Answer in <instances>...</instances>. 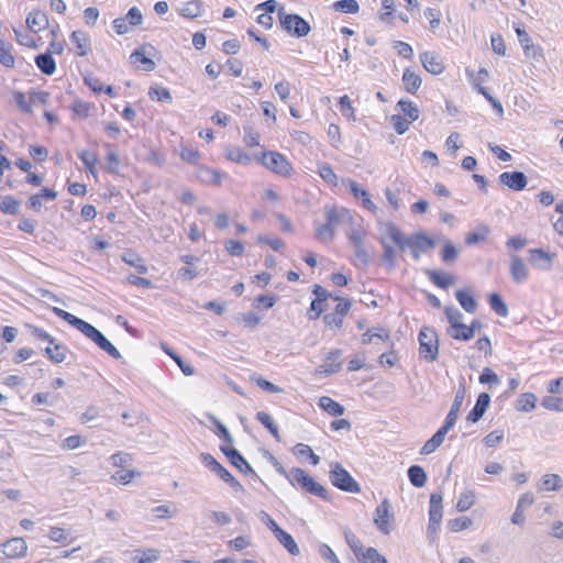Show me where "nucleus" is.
Here are the masks:
<instances>
[{"mask_svg": "<svg viewBox=\"0 0 563 563\" xmlns=\"http://www.w3.org/2000/svg\"><path fill=\"white\" fill-rule=\"evenodd\" d=\"M385 230L389 240L396 244L400 251L409 247L424 253L434 246V241L424 233H416L410 236H405L391 222L385 223Z\"/></svg>", "mask_w": 563, "mask_h": 563, "instance_id": "obj_1", "label": "nucleus"}, {"mask_svg": "<svg viewBox=\"0 0 563 563\" xmlns=\"http://www.w3.org/2000/svg\"><path fill=\"white\" fill-rule=\"evenodd\" d=\"M53 312L57 317L62 318L67 323L76 328L78 331H80L85 336L90 339L93 343L98 345V347H100L103 341L107 339L96 327L71 314L70 312H67L57 307L53 308Z\"/></svg>", "mask_w": 563, "mask_h": 563, "instance_id": "obj_2", "label": "nucleus"}, {"mask_svg": "<svg viewBox=\"0 0 563 563\" xmlns=\"http://www.w3.org/2000/svg\"><path fill=\"white\" fill-rule=\"evenodd\" d=\"M289 483L299 485L306 493L318 496L324 500L329 499L328 490L317 483L305 470L294 467L290 470Z\"/></svg>", "mask_w": 563, "mask_h": 563, "instance_id": "obj_3", "label": "nucleus"}, {"mask_svg": "<svg viewBox=\"0 0 563 563\" xmlns=\"http://www.w3.org/2000/svg\"><path fill=\"white\" fill-rule=\"evenodd\" d=\"M419 354L428 362H433L439 355V340L437 331L431 327H422L419 335Z\"/></svg>", "mask_w": 563, "mask_h": 563, "instance_id": "obj_4", "label": "nucleus"}, {"mask_svg": "<svg viewBox=\"0 0 563 563\" xmlns=\"http://www.w3.org/2000/svg\"><path fill=\"white\" fill-rule=\"evenodd\" d=\"M332 485L343 492L360 493V484L351 476V474L340 464L332 463L329 472Z\"/></svg>", "mask_w": 563, "mask_h": 563, "instance_id": "obj_5", "label": "nucleus"}, {"mask_svg": "<svg viewBox=\"0 0 563 563\" xmlns=\"http://www.w3.org/2000/svg\"><path fill=\"white\" fill-rule=\"evenodd\" d=\"M278 18L282 27L289 34L303 37L311 31L310 24L298 14L286 13L284 8L278 10Z\"/></svg>", "mask_w": 563, "mask_h": 563, "instance_id": "obj_6", "label": "nucleus"}, {"mask_svg": "<svg viewBox=\"0 0 563 563\" xmlns=\"http://www.w3.org/2000/svg\"><path fill=\"white\" fill-rule=\"evenodd\" d=\"M261 164L273 173L287 177L292 172V166L288 159L279 152L268 151L264 152L262 157L258 158Z\"/></svg>", "mask_w": 563, "mask_h": 563, "instance_id": "obj_7", "label": "nucleus"}, {"mask_svg": "<svg viewBox=\"0 0 563 563\" xmlns=\"http://www.w3.org/2000/svg\"><path fill=\"white\" fill-rule=\"evenodd\" d=\"M323 211L325 216V223L334 231L340 224H353V220H356V214L345 208H336L327 205Z\"/></svg>", "mask_w": 563, "mask_h": 563, "instance_id": "obj_8", "label": "nucleus"}, {"mask_svg": "<svg viewBox=\"0 0 563 563\" xmlns=\"http://www.w3.org/2000/svg\"><path fill=\"white\" fill-rule=\"evenodd\" d=\"M442 494L440 492L432 493L430 495V507H429V525H428V532L429 533H437L441 520H442Z\"/></svg>", "mask_w": 563, "mask_h": 563, "instance_id": "obj_9", "label": "nucleus"}, {"mask_svg": "<svg viewBox=\"0 0 563 563\" xmlns=\"http://www.w3.org/2000/svg\"><path fill=\"white\" fill-rule=\"evenodd\" d=\"M390 509V503L386 498L375 509L374 523L384 534H388L391 531L389 520L393 518V514Z\"/></svg>", "mask_w": 563, "mask_h": 563, "instance_id": "obj_10", "label": "nucleus"}, {"mask_svg": "<svg viewBox=\"0 0 563 563\" xmlns=\"http://www.w3.org/2000/svg\"><path fill=\"white\" fill-rule=\"evenodd\" d=\"M220 450L228 457L230 463L236 467L240 472L245 474H252L254 477H258L252 466L243 457V455L234 448L221 445Z\"/></svg>", "mask_w": 563, "mask_h": 563, "instance_id": "obj_11", "label": "nucleus"}, {"mask_svg": "<svg viewBox=\"0 0 563 563\" xmlns=\"http://www.w3.org/2000/svg\"><path fill=\"white\" fill-rule=\"evenodd\" d=\"M498 180L501 185L507 186L515 191L525 189L528 184L527 176L522 172L501 173Z\"/></svg>", "mask_w": 563, "mask_h": 563, "instance_id": "obj_12", "label": "nucleus"}, {"mask_svg": "<svg viewBox=\"0 0 563 563\" xmlns=\"http://www.w3.org/2000/svg\"><path fill=\"white\" fill-rule=\"evenodd\" d=\"M202 7L200 0H180L177 1L176 11L184 18L195 19L202 14Z\"/></svg>", "mask_w": 563, "mask_h": 563, "instance_id": "obj_13", "label": "nucleus"}, {"mask_svg": "<svg viewBox=\"0 0 563 563\" xmlns=\"http://www.w3.org/2000/svg\"><path fill=\"white\" fill-rule=\"evenodd\" d=\"M420 60L424 69L433 75H440L444 71V64L439 54L434 52H423Z\"/></svg>", "mask_w": 563, "mask_h": 563, "instance_id": "obj_14", "label": "nucleus"}, {"mask_svg": "<svg viewBox=\"0 0 563 563\" xmlns=\"http://www.w3.org/2000/svg\"><path fill=\"white\" fill-rule=\"evenodd\" d=\"M2 553L8 558H21L26 554L27 544L22 538H13L4 542L2 545Z\"/></svg>", "mask_w": 563, "mask_h": 563, "instance_id": "obj_15", "label": "nucleus"}, {"mask_svg": "<svg viewBox=\"0 0 563 563\" xmlns=\"http://www.w3.org/2000/svg\"><path fill=\"white\" fill-rule=\"evenodd\" d=\"M510 276L517 284H522L529 278V269L518 255H511L510 257Z\"/></svg>", "mask_w": 563, "mask_h": 563, "instance_id": "obj_16", "label": "nucleus"}, {"mask_svg": "<svg viewBox=\"0 0 563 563\" xmlns=\"http://www.w3.org/2000/svg\"><path fill=\"white\" fill-rule=\"evenodd\" d=\"M464 398H465V387H464V385H461L456 390L454 400L451 405L449 413L446 415L444 424L449 426L450 428L454 427V424L459 418V412L461 410Z\"/></svg>", "mask_w": 563, "mask_h": 563, "instance_id": "obj_17", "label": "nucleus"}, {"mask_svg": "<svg viewBox=\"0 0 563 563\" xmlns=\"http://www.w3.org/2000/svg\"><path fill=\"white\" fill-rule=\"evenodd\" d=\"M490 402V396L487 393H482L477 397L476 404L467 415V420L471 422H477L482 419L486 412Z\"/></svg>", "mask_w": 563, "mask_h": 563, "instance_id": "obj_18", "label": "nucleus"}, {"mask_svg": "<svg viewBox=\"0 0 563 563\" xmlns=\"http://www.w3.org/2000/svg\"><path fill=\"white\" fill-rule=\"evenodd\" d=\"M341 357L340 350L331 351L325 360V363L320 365L317 369L318 373L332 375L341 369L342 363L339 361Z\"/></svg>", "mask_w": 563, "mask_h": 563, "instance_id": "obj_19", "label": "nucleus"}, {"mask_svg": "<svg viewBox=\"0 0 563 563\" xmlns=\"http://www.w3.org/2000/svg\"><path fill=\"white\" fill-rule=\"evenodd\" d=\"M27 27L36 33L48 26L47 14L41 10H33L26 18Z\"/></svg>", "mask_w": 563, "mask_h": 563, "instance_id": "obj_20", "label": "nucleus"}, {"mask_svg": "<svg viewBox=\"0 0 563 563\" xmlns=\"http://www.w3.org/2000/svg\"><path fill=\"white\" fill-rule=\"evenodd\" d=\"M531 256V263L540 269H550L554 255L549 254L542 249L529 250Z\"/></svg>", "mask_w": 563, "mask_h": 563, "instance_id": "obj_21", "label": "nucleus"}, {"mask_svg": "<svg viewBox=\"0 0 563 563\" xmlns=\"http://www.w3.org/2000/svg\"><path fill=\"white\" fill-rule=\"evenodd\" d=\"M70 40L77 47L78 56H86L89 53L91 48V43L87 33L80 30L74 31L70 34Z\"/></svg>", "mask_w": 563, "mask_h": 563, "instance_id": "obj_22", "label": "nucleus"}, {"mask_svg": "<svg viewBox=\"0 0 563 563\" xmlns=\"http://www.w3.org/2000/svg\"><path fill=\"white\" fill-rule=\"evenodd\" d=\"M361 222L362 218L356 216V220H353V224H347L346 235L353 245L363 244L366 232Z\"/></svg>", "mask_w": 563, "mask_h": 563, "instance_id": "obj_23", "label": "nucleus"}, {"mask_svg": "<svg viewBox=\"0 0 563 563\" xmlns=\"http://www.w3.org/2000/svg\"><path fill=\"white\" fill-rule=\"evenodd\" d=\"M198 177L203 183L220 185L221 181L227 178V174L209 167H200L198 172Z\"/></svg>", "mask_w": 563, "mask_h": 563, "instance_id": "obj_24", "label": "nucleus"}, {"mask_svg": "<svg viewBox=\"0 0 563 563\" xmlns=\"http://www.w3.org/2000/svg\"><path fill=\"white\" fill-rule=\"evenodd\" d=\"M159 556L161 551L157 549H136L132 552L131 559L137 563H154L159 559Z\"/></svg>", "mask_w": 563, "mask_h": 563, "instance_id": "obj_25", "label": "nucleus"}, {"mask_svg": "<svg viewBox=\"0 0 563 563\" xmlns=\"http://www.w3.org/2000/svg\"><path fill=\"white\" fill-rule=\"evenodd\" d=\"M35 64L43 74L48 76L53 75L56 70V63L51 52L37 55Z\"/></svg>", "mask_w": 563, "mask_h": 563, "instance_id": "obj_26", "label": "nucleus"}, {"mask_svg": "<svg viewBox=\"0 0 563 563\" xmlns=\"http://www.w3.org/2000/svg\"><path fill=\"white\" fill-rule=\"evenodd\" d=\"M319 407L327 411L330 416L338 417L342 416L345 408L331 397L322 396L319 398Z\"/></svg>", "mask_w": 563, "mask_h": 563, "instance_id": "obj_27", "label": "nucleus"}, {"mask_svg": "<svg viewBox=\"0 0 563 563\" xmlns=\"http://www.w3.org/2000/svg\"><path fill=\"white\" fill-rule=\"evenodd\" d=\"M225 157L244 166L251 164L252 161L251 156L238 146H228L225 148Z\"/></svg>", "mask_w": 563, "mask_h": 563, "instance_id": "obj_28", "label": "nucleus"}, {"mask_svg": "<svg viewBox=\"0 0 563 563\" xmlns=\"http://www.w3.org/2000/svg\"><path fill=\"white\" fill-rule=\"evenodd\" d=\"M402 82L407 92L415 93L421 86L422 80L418 74L406 68L402 75Z\"/></svg>", "mask_w": 563, "mask_h": 563, "instance_id": "obj_29", "label": "nucleus"}, {"mask_svg": "<svg viewBox=\"0 0 563 563\" xmlns=\"http://www.w3.org/2000/svg\"><path fill=\"white\" fill-rule=\"evenodd\" d=\"M387 239H389V238L387 236L386 230L384 229V235L380 239V243H382L383 250H384L382 260H383L384 264L388 267V269H393L396 266V262H395L396 251L390 244L387 243V241H386Z\"/></svg>", "mask_w": 563, "mask_h": 563, "instance_id": "obj_30", "label": "nucleus"}, {"mask_svg": "<svg viewBox=\"0 0 563 563\" xmlns=\"http://www.w3.org/2000/svg\"><path fill=\"white\" fill-rule=\"evenodd\" d=\"M429 279L438 287L446 289L455 283V278L450 274H443L438 271H428Z\"/></svg>", "mask_w": 563, "mask_h": 563, "instance_id": "obj_31", "label": "nucleus"}, {"mask_svg": "<svg viewBox=\"0 0 563 563\" xmlns=\"http://www.w3.org/2000/svg\"><path fill=\"white\" fill-rule=\"evenodd\" d=\"M130 59L134 65H136L139 68L145 71H151L155 68V63L151 58L145 56L143 49H135L130 55Z\"/></svg>", "mask_w": 563, "mask_h": 563, "instance_id": "obj_32", "label": "nucleus"}, {"mask_svg": "<svg viewBox=\"0 0 563 563\" xmlns=\"http://www.w3.org/2000/svg\"><path fill=\"white\" fill-rule=\"evenodd\" d=\"M274 536L291 555H298L300 553L299 547L294 538L282 528Z\"/></svg>", "mask_w": 563, "mask_h": 563, "instance_id": "obj_33", "label": "nucleus"}, {"mask_svg": "<svg viewBox=\"0 0 563 563\" xmlns=\"http://www.w3.org/2000/svg\"><path fill=\"white\" fill-rule=\"evenodd\" d=\"M219 478L229 484L234 492H243L244 488L241 483L223 466L219 465L213 472Z\"/></svg>", "mask_w": 563, "mask_h": 563, "instance_id": "obj_34", "label": "nucleus"}, {"mask_svg": "<svg viewBox=\"0 0 563 563\" xmlns=\"http://www.w3.org/2000/svg\"><path fill=\"white\" fill-rule=\"evenodd\" d=\"M455 298L466 312L474 313L477 309V301L467 290H457Z\"/></svg>", "mask_w": 563, "mask_h": 563, "instance_id": "obj_35", "label": "nucleus"}, {"mask_svg": "<svg viewBox=\"0 0 563 563\" xmlns=\"http://www.w3.org/2000/svg\"><path fill=\"white\" fill-rule=\"evenodd\" d=\"M122 261L130 266H133L139 274H146L148 268L144 261L133 251H128L122 254Z\"/></svg>", "mask_w": 563, "mask_h": 563, "instance_id": "obj_36", "label": "nucleus"}, {"mask_svg": "<svg viewBox=\"0 0 563 563\" xmlns=\"http://www.w3.org/2000/svg\"><path fill=\"white\" fill-rule=\"evenodd\" d=\"M54 346H47L45 349V354L47 357L54 362V363H62L66 358V353L68 352V349L63 343H54Z\"/></svg>", "mask_w": 563, "mask_h": 563, "instance_id": "obj_37", "label": "nucleus"}, {"mask_svg": "<svg viewBox=\"0 0 563 563\" xmlns=\"http://www.w3.org/2000/svg\"><path fill=\"white\" fill-rule=\"evenodd\" d=\"M408 478L415 487H423L427 483V474L419 465H411L408 468Z\"/></svg>", "mask_w": 563, "mask_h": 563, "instance_id": "obj_38", "label": "nucleus"}, {"mask_svg": "<svg viewBox=\"0 0 563 563\" xmlns=\"http://www.w3.org/2000/svg\"><path fill=\"white\" fill-rule=\"evenodd\" d=\"M490 232V229L486 224H479L475 231L470 232L465 236V243L467 245H474L478 242L485 241Z\"/></svg>", "mask_w": 563, "mask_h": 563, "instance_id": "obj_39", "label": "nucleus"}, {"mask_svg": "<svg viewBox=\"0 0 563 563\" xmlns=\"http://www.w3.org/2000/svg\"><path fill=\"white\" fill-rule=\"evenodd\" d=\"M563 487V482L558 474H547L542 477L541 489L547 492H556Z\"/></svg>", "mask_w": 563, "mask_h": 563, "instance_id": "obj_40", "label": "nucleus"}, {"mask_svg": "<svg viewBox=\"0 0 563 563\" xmlns=\"http://www.w3.org/2000/svg\"><path fill=\"white\" fill-rule=\"evenodd\" d=\"M256 419L265 427L268 429V431L271 432V434L277 440V441H280V435H279V432H278V428L277 426L275 424L272 416L265 411H258L256 413Z\"/></svg>", "mask_w": 563, "mask_h": 563, "instance_id": "obj_41", "label": "nucleus"}, {"mask_svg": "<svg viewBox=\"0 0 563 563\" xmlns=\"http://www.w3.org/2000/svg\"><path fill=\"white\" fill-rule=\"evenodd\" d=\"M397 107L406 117L409 118L410 122H413L419 118L420 111L412 101L401 99L398 101Z\"/></svg>", "mask_w": 563, "mask_h": 563, "instance_id": "obj_42", "label": "nucleus"}, {"mask_svg": "<svg viewBox=\"0 0 563 563\" xmlns=\"http://www.w3.org/2000/svg\"><path fill=\"white\" fill-rule=\"evenodd\" d=\"M0 210L4 214H18L20 211V201L12 196H5L0 201Z\"/></svg>", "mask_w": 563, "mask_h": 563, "instance_id": "obj_43", "label": "nucleus"}, {"mask_svg": "<svg viewBox=\"0 0 563 563\" xmlns=\"http://www.w3.org/2000/svg\"><path fill=\"white\" fill-rule=\"evenodd\" d=\"M345 541L349 544V547L352 549L354 554L357 559H362V552H365L366 549H364L361 540L356 537L355 533L347 530L344 532Z\"/></svg>", "mask_w": 563, "mask_h": 563, "instance_id": "obj_44", "label": "nucleus"}, {"mask_svg": "<svg viewBox=\"0 0 563 563\" xmlns=\"http://www.w3.org/2000/svg\"><path fill=\"white\" fill-rule=\"evenodd\" d=\"M78 157L80 158L87 170L92 175H96V164L98 162L97 154L89 151H79Z\"/></svg>", "mask_w": 563, "mask_h": 563, "instance_id": "obj_45", "label": "nucleus"}, {"mask_svg": "<svg viewBox=\"0 0 563 563\" xmlns=\"http://www.w3.org/2000/svg\"><path fill=\"white\" fill-rule=\"evenodd\" d=\"M490 308L500 317L508 316V307L498 294H492L488 298Z\"/></svg>", "mask_w": 563, "mask_h": 563, "instance_id": "obj_46", "label": "nucleus"}, {"mask_svg": "<svg viewBox=\"0 0 563 563\" xmlns=\"http://www.w3.org/2000/svg\"><path fill=\"white\" fill-rule=\"evenodd\" d=\"M449 334L454 340L460 341H470L474 338V333L472 332V328L464 323L457 325L455 330H449Z\"/></svg>", "mask_w": 563, "mask_h": 563, "instance_id": "obj_47", "label": "nucleus"}, {"mask_svg": "<svg viewBox=\"0 0 563 563\" xmlns=\"http://www.w3.org/2000/svg\"><path fill=\"white\" fill-rule=\"evenodd\" d=\"M332 8L335 11L351 14L357 13L360 10V5L356 0H339L333 3Z\"/></svg>", "mask_w": 563, "mask_h": 563, "instance_id": "obj_48", "label": "nucleus"}, {"mask_svg": "<svg viewBox=\"0 0 563 563\" xmlns=\"http://www.w3.org/2000/svg\"><path fill=\"white\" fill-rule=\"evenodd\" d=\"M335 231L330 228L329 224L322 223V224H316V239L328 243L331 242L334 238Z\"/></svg>", "mask_w": 563, "mask_h": 563, "instance_id": "obj_49", "label": "nucleus"}, {"mask_svg": "<svg viewBox=\"0 0 563 563\" xmlns=\"http://www.w3.org/2000/svg\"><path fill=\"white\" fill-rule=\"evenodd\" d=\"M475 503V494L473 490H466L461 494L456 503V509L461 512L468 510Z\"/></svg>", "mask_w": 563, "mask_h": 563, "instance_id": "obj_50", "label": "nucleus"}, {"mask_svg": "<svg viewBox=\"0 0 563 563\" xmlns=\"http://www.w3.org/2000/svg\"><path fill=\"white\" fill-rule=\"evenodd\" d=\"M444 312L452 330H455L457 325L462 324L463 314L459 309L453 306H448Z\"/></svg>", "mask_w": 563, "mask_h": 563, "instance_id": "obj_51", "label": "nucleus"}, {"mask_svg": "<svg viewBox=\"0 0 563 563\" xmlns=\"http://www.w3.org/2000/svg\"><path fill=\"white\" fill-rule=\"evenodd\" d=\"M148 96L152 100H157V101L170 102L173 99L170 91L167 88L158 87V86L151 87L148 90Z\"/></svg>", "mask_w": 563, "mask_h": 563, "instance_id": "obj_52", "label": "nucleus"}, {"mask_svg": "<svg viewBox=\"0 0 563 563\" xmlns=\"http://www.w3.org/2000/svg\"><path fill=\"white\" fill-rule=\"evenodd\" d=\"M536 396L531 393L522 394L518 399V409L529 412L536 407Z\"/></svg>", "mask_w": 563, "mask_h": 563, "instance_id": "obj_53", "label": "nucleus"}, {"mask_svg": "<svg viewBox=\"0 0 563 563\" xmlns=\"http://www.w3.org/2000/svg\"><path fill=\"white\" fill-rule=\"evenodd\" d=\"M541 405L548 410L556 412L563 411V398L545 396L542 398Z\"/></svg>", "mask_w": 563, "mask_h": 563, "instance_id": "obj_54", "label": "nucleus"}, {"mask_svg": "<svg viewBox=\"0 0 563 563\" xmlns=\"http://www.w3.org/2000/svg\"><path fill=\"white\" fill-rule=\"evenodd\" d=\"M141 473L136 471H118L112 474L111 478L122 485H128L132 482V479L136 476H140Z\"/></svg>", "mask_w": 563, "mask_h": 563, "instance_id": "obj_55", "label": "nucleus"}, {"mask_svg": "<svg viewBox=\"0 0 563 563\" xmlns=\"http://www.w3.org/2000/svg\"><path fill=\"white\" fill-rule=\"evenodd\" d=\"M318 173L324 181H327L331 185L336 184L338 177H336L333 168L328 163H323V164L319 165Z\"/></svg>", "mask_w": 563, "mask_h": 563, "instance_id": "obj_56", "label": "nucleus"}, {"mask_svg": "<svg viewBox=\"0 0 563 563\" xmlns=\"http://www.w3.org/2000/svg\"><path fill=\"white\" fill-rule=\"evenodd\" d=\"M362 560H365L368 563H388L386 558L375 548H367L365 552H362Z\"/></svg>", "mask_w": 563, "mask_h": 563, "instance_id": "obj_57", "label": "nucleus"}, {"mask_svg": "<svg viewBox=\"0 0 563 563\" xmlns=\"http://www.w3.org/2000/svg\"><path fill=\"white\" fill-rule=\"evenodd\" d=\"M449 528L453 532L465 530L472 526V520L468 517H459L449 521Z\"/></svg>", "mask_w": 563, "mask_h": 563, "instance_id": "obj_58", "label": "nucleus"}, {"mask_svg": "<svg viewBox=\"0 0 563 563\" xmlns=\"http://www.w3.org/2000/svg\"><path fill=\"white\" fill-rule=\"evenodd\" d=\"M390 122L398 134H404L408 131L410 121L402 118L400 114H393Z\"/></svg>", "mask_w": 563, "mask_h": 563, "instance_id": "obj_59", "label": "nucleus"}, {"mask_svg": "<svg viewBox=\"0 0 563 563\" xmlns=\"http://www.w3.org/2000/svg\"><path fill=\"white\" fill-rule=\"evenodd\" d=\"M354 246H355V252H354L355 266H357V267L366 266L369 263V255H368L367 251L364 249L363 244H358V245H354Z\"/></svg>", "mask_w": 563, "mask_h": 563, "instance_id": "obj_60", "label": "nucleus"}, {"mask_svg": "<svg viewBox=\"0 0 563 563\" xmlns=\"http://www.w3.org/2000/svg\"><path fill=\"white\" fill-rule=\"evenodd\" d=\"M340 111L342 115H344L347 119L355 120L354 118V108L352 107V101L349 98L347 95H344L340 98Z\"/></svg>", "mask_w": 563, "mask_h": 563, "instance_id": "obj_61", "label": "nucleus"}, {"mask_svg": "<svg viewBox=\"0 0 563 563\" xmlns=\"http://www.w3.org/2000/svg\"><path fill=\"white\" fill-rule=\"evenodd\" d=\"M110 462L113 466L124 467L132 462V456L125 452H117L110 456Z\"/></svg>", "mask_w": 563, "mask_h": 563, "instance_id": "obj_62", "label": "nucleus"}, {"mask_svg": "<svg viewBox=\"0 0 563 563\" xmlns=\"http://www.w3.org/2000/svg\"><path fill=\"white\" fill-rule=\"evenodd\" d=\"M71 109L74 113L79 118H87L89 115L91 104L82 100H75Z\"/></svg>", "mask_w": 563, "mask_h": 563, "instance_id": "obj_63", "label": "nucleus"}, {"mask_svg": "<svg viewBox=\"0 0 563 563\" xmlns=\"http://www.w3.org/2000/svg\"><path fill=\"white\" fill-rule=\"evenodd\" d=\"M225 251L232 256H241L244 253V245L236 240H228L224 243Z\"/></svg>", "mask_w": 563, "mask_h": 563, "instance_id": "obj_64", "label": "nucleus"}]
</instances>
